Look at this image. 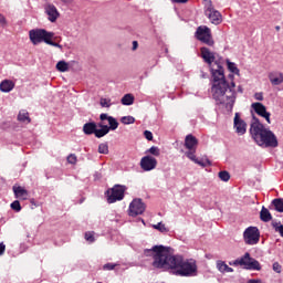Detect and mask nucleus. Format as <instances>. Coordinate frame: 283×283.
Instances as JSON below:
<instances>
[{
    "instance_id": "nucleus-39",
    "label": "nucleus",
    "mask_w": 283,
    "mask_h": 283,
    "mask_svg": "<svg viewBox=\"0 0 283 283\" xmlns=\"http://www.w3.org/2000/svg\"><path fill=\"white\" fill-rule=\"evenodd\" d=\"M244 260H247V258H244V255L243 256H241L240 259H237V260H234L233 261V265L234 266H244Z\"/></svg>"
},
{
    "instance_id": "nucleus-31",
    "label": "nucleus",
    "mask_w": 283,
    "mask_h": 283,
    "mask_svg": "<svg viewBox=\"0 0 283 283\" xmlns=\"http://www.w3.org/2000/svg\"><path fill=\"white\" fill-rule=\"evenodd\" d=\"M219 178L222 182H229L231 180V175L227 170H222L219 172Z\"/></svg>"
},
{
    "instance_id": "nucleus-24",
    "label": "nucleus",
    "mask_w": 283,
    "mask_h": 283,
    "mask_svg": "<svg viewBox=\"0 0 283 283\" xmlns=\"http://www.w3.org/2000/svg\"><path fill=\"white\" fill-rule=\"evenodd\" d=\"M271 207H273L274 211H277L279 213H283V199L276 198L272 200Z\"/></svg>"
},
{
    "instance_id": "nucleus-41",
    "label": "nucleus",
    "mask_w": 283,
    "mask_h": 283,
    "mask_svg": "<svg viewBox=\"0 0 283 283\" xmlns=\"http://www.w3.org/2000/svg\"><path fill=\"white\" fill-rule=\"evenodd\" d=\"M272 269L275 273H282V265L279 262H274Z\"/></svg>"
},
{
    "instance_id": "nucleus-4",
    "label": "nucleus",
    "mask_w": 283,
    "mask_h": 283,
    "mask_svg": "<svg viewBox=\"0 0 283 283\" xmlns=\"http://www.w3.org/2000/svg\"><path fill=\"white\" fill-rule=\"evenodd\" d=\"M29 38L33 45H39V43H48L49 39H54V32H49L45 29H32L29 31Z\"/></svg>"
},
{
    "instance_id": "nucleus-33",
    "label": "nucleus",
    "mask_w": 283,
    "mask_h": 283,
    "mask_svg": "<svg viewBox=\"0 0 283 283\" xmlns=\"http://www.w3.org/2000/svg\"><path fill=\"white\" fill-rule=\"evenodd\" d=\"M154 229L160 231V233H167V227L163 222L153 226Z\"/></svg>"
},
{
    "instance_id": "nucleus-22",
    "label": "nucleus",
    "mask_w": 283,
    "mask_h": 283,
    "mask_svg": "<svg viewBox=\"0 0 283 283\" xmlns=\"http://www.w3.org/2000/svg\"><path fill=\"white\" fill-rule=\"evenodd\" d=\"M217 269L220 273H233V268L228 266L224 261H217Z\"/></svg>"
},
{
    "instance_id": "nucleus-8",
    "label": "nucleus",
    "mask_w": 283,
    "mask_h": 283,
    "mask_svg": "<svg viewBox=\"0 0 283 283\" xmlns=\"http://www.w3.org/2000/svg\"><path fill=\"white\" fill-rule=\"evenodd\" d=\"M205 14L214 25H220V23H222V14L213 8L211 1L207 4Z\"/></svg>"
},
{
    "instance_id": "nucleus-16",
    "label": "nucleus",
    "mask_w": 283,
    "mask_h": 283,
    "mask_svg": "<svg viewBox=\"0 0 283 283\" xmlns=\"http://www.w3.org/2000/svg\"><path fill=\"white\" fill-rule=\"evenodd\" d=\"M269 81L272 85H282L283 73L282 72H271L269 73Z\"/></svg>"
},
{
    "instance_id": "nucleus-6",
    "label": "nucleus",
    "mask_w": 283,
    "mask_h": 283,
    "mask_svg": "<svg viewBox=\"0 0 283 283\" xmlns=\"http://www.w3.org/2000/svg\"><path fill=\"white\" fill-rule=\"evenodd\" d=\"M195 36L198 41L201 43H205L206 45H209L212 48L214 45L213 38L211 36V29L207 25H200L197 28V31L195 33Z\"/></svg>"
},
{
    "instance_id": "nucleus-47",
    "label": "nucleus",
    "mask_w": 283,
    "mask_h": 283,
    "mask_svg": "<svg viewBox=\"0 0 283 283\" xmlns=\"http://www.w3.org/2000/svg\"><path fill=\"white\" fill-rule=\"evenodd\" d=\"M109 118H112V116L107 115L106 113H102L99 115L101 120H109Z\"/></svg>"
},
{
    "instance_id": "nucleus-11",
    "label": "nucleus",
    "mask_w": 283,
    "mask_h": 283,
    "mask_svg": "<svg viewBox=\"0 0 283 283\" xmlns=\"http://www.w3.org/2000/svg\"><path fill=\"white\" fill-rule=\"evenodd\" d=\"M44 13L48 17V20L51 23H56V20L59 19V17H61V13L59 12V9H56V6L48 2L44 4Z\"/></svg>"
},
{
    "instance_id": "nucleus-21",
    "label": "nucleus",
    "mask_w": 283,
    "mask_h": 283,
    "mask_svg": "<svg viewBox=\"0 0 283 283\" xmlns=\"http://www.w3.org/2000/svg\"><path fill=\"white\" fill-rule=\"evenodd\" d=\"M0 90L8 94V92H12L14 90V83L10 80H4L0 83Z\"/></svg>"
},
{
    "instance_id": "nucleus-38",
    "label": "nucleus",
    "mask_w": 283,
    "mask_h": 283,
    "mask_svg": "<svg viewBox=\"0 0 283 283\" xmlns=\"http://www.w3.org/2000/svg\"><path fill=\"white\" fill-rule=\"evenodd\" d=\"M116 266H118V264H116V263H106L103 265V270L104 271H114V269H116Z\"/></svg>"
},
{
    "instance_id": "nucleus-35",
    "label": "nucleus",
    "mask_w": 283,
    "mask_h": 283,
    "mask_svg": "<svg viewBox=\"0 0 283 283\" xmlns=\"http://www.w3.org/2000/svg\"><path fill=\"white\" fill-rule=\"evenodd\" d=\"M147 153L151 154V156H160V148L153 146L147 150Z\"/></svg>"
},
{
    "instance_id": "nucleus-45",
    "label": "nucleus",
    "mask_w": 283,
    "mask_h": 283,
    "mask_svg": "<svg viewBox=\"0 0 283 283\" xmlns=\"http://www.w3.org/2000/svg\"><path fill=\"white\" fill-rule=\"evenodd\" d=\"M67 163H70V165H76V155H70L67 157Z\"/></svg>"
},
{
    "instance_id": "nucleus-27",
    "label": "nucleus",
    "mask_w": 283,
    "mask_h": 283,
    "mask_svg": "<svg viewBox=\"0 0 283 283\" xmlns=\"http://www.w3.org/2000/svg\"><path fill=\"white\" fill-rule=\"evenodd\" d=\"M18 120H20V123H30V114L27 111H20Z\"/></svg>"
},
{
    "instance_id": "nucleus-56",
    "label": "nucleus",
    "mask_w": 283,
    "mask_h": 283,
    "mask_svg": "<svg viewBox=\"0 0 283 283\" xmlns=\"http://www.w3.org/2000/svg\"><path fill=\"white\" fill-rule=\"evenodd\" d=\"M233 264V262H230V265H232Z\"/></svg>"
},
{
    "instance_id": "nucleus-28",
    "label": "nucleus",
    "mask_w": 283,
    "mask_h": 283,
    "mask_svg": "<svg viewBox=\"0 0 283 283\" xmlns=\"http://www.w3.org/2000/svg\"><path fill=\"white\" fill-rule=\"evenodd\" d=\"M226 63L228 65V70L232 73V74H240V70L238 69V65H235V63L230 62L229 60H226Z\"/></svg>"
},
{
    "instance_id": "nucleus-26",
    "label": "nucleus",
    "mask_w": 283,
    "mask_h": 283,
    "mask_svg": "<svg viewBox=\"0 0 283 283\" xmlns=\"http://www.w3.org/2000/svg\"><path fill=\"white\" fill-rule=\"evenodd\" d=\"M122 105H126V106L134 105V95H132L129 93L125 94L122 97Z\"/></svg>"
},
{
    "instance_id": "nucleus-36",
    "label": "nucleus",
    "mask_w": 283,
    "mask_h": 283,
    "mask_svg": "<svg viewBox=\"0 0 283 283\" xmlns=\"http://www.w3.org/2000/svg\"><path fill=\"white\" fill-rule=\"evenodd\" d=\"M275 229L276 233H280L281 238H283V226L279 222L272 224Z\"/></svg>"
},
{
    "instance_id": "nucleus-3",
    "label": "nucleus",
    "mask_w": 283,
    "mask_h": 283,
    "mask_svg": "<svg viewBox=\"0 0 283 283\" xmlns=\"http://www.w3.org/2000/svg\"><path fill=\"white\" fill-rule=\"evenodd\" d=\"M250 134L259 147H272L274 149L279 145L275 133L266 128L256 117H253V122L250 126Z\"/></svg>"
},
{
    "instance_id": "nucleus-2",
    "label": "nucleus",
    "mask_w": 283,
    "mask_h": 283,
    "mask_svg": "<svg viewBox=\"0 0 283 283\" xmlns=\"http://www.w3.org/2000/svg\"><path fill=\"white\" fill-rule=\"evenodd\" d=\"M213 77L211 94L218 105H224L228 112L235 105V82L228 83L224 78V69L217 64V69H211Z\"/></svg>"
},
{
    "instance_id": "nucleus-42",
    "label": "nucleus",
    "mask_w": 283,
    "mask_h": 283,
    "mask_svg": "<svg viewBox=\"0 0 283 283\" xmlns=\"http://www.w3.org/2000/svg\"><path fill=\"white\" fill-rule=\"evenodd\" d=\"M144 136L146 140H154V134L150 130H145Z\"/></svg>"
},
{
    "instance_id": "nucleus-37",
    "label": "nucleus",
    "mask_w": 283,
    "mask_h": 283,
    "mask_svg": "<svg viewBox=\"0 0 283 283\" xmlns=\"http://www.w3.org/2000/svg\"><path fill=\"white\" fill-rule=\"evenodd\" d=\"M11 209L13 211H17V213H19V211H21V202H19V200H15L11 203Z\"/></svg>"
},
{
    "instance_id": "nucleus-7",
    "label": "nucleus",
    "mask_w": 283,
    "mask_h": 283,
    "mask_svg": "<svg viewBox=\"0 0 283 283\" xmlns=\"http://www.w3.org/2000/svg\"><path fill=\"white\" fill-rule=\"evenodd\" d=\"M245 244L253 247L260 242V230L256 227H249L243 232Z\"/></svg>"
},
{
    "instance_id": "nucleus-46",
    "label": "nucleus",
    "mask_w": 283,
    "mask_h": 283,
    "mask_svg": "<svg viewBox=\"0 0 283 283\" xmlns=\"http://www.w3.org/2000/svg\"><path fill=\"white\" fill-rule=\"evenodd\" d=\"M254 98L255 101H264V94L262 92L255 93Z\"/></svg>"
},
{
    "instance_id": "nucleus-34",
    "label": "nucleus",
    "mask_w": 283,
    "mask_h": 283,
    "mask_svg": "<svg viewBox=\"0 0 283 283\" xmlns=\"http://www.w3.org/2000/svg\"><path fill=\"white\" fill-rule=\"evenodd\" d=\"M101 107H112V99L109 98H101L99 99Z\"/></svg>"
},
{
    "instance_id": "nucleus-54",
    "label": "nucleus",
    "mask_w": 283,
    "mask_h": 283,
    "mask_svg": "<svg viewBox=\"0 0 283 283\" xmlns=\"http://www.w3.org/2000/svg\"><path fill=\"white\" fill-rule=\"evenodd\" d=\"M238 92H240V94H242V86H238Z\"/></svg>"
},
{
    "instance_id": "nucleus-9",
    "label": "nucleus",
    "mask_w": 283,
    "mask_h": 283,
    "mask_svg": "<svg viewBox=\"0 0 283 283\" xmlns=\"http://www.w3.org/2000/svg\"><path fill=\"white\" fill-rule=\"evenodd\" d=\"M145 209H147V207L145 202H143V199H134L129 205L128 214L132 216V218H136V216H143Z\"/></svg>"
},
{
    "instance_id": "nucleus-18",
    "label": "nucleus",
    "mask_w": 283,
    "mask_h": 283,
    "mask_svg": "<svg viewBox=\"0 0 283 283\" xmlns=\"http://www.w3.org/2000/svg\"><path fill=\"white\" fill-rule=\"evenodd\" d=\"M13 192L15 198H19L20 200H28V190L21 186H13Z\"/></svg>"
},
{
    "instance_id": "nucleus-52",
    "label": "nucleus",
    "mask_w": 283,
    "mask_h": 283,
    "mask_svg": "<svg viewBox=\"0 0 283 283\" xmlns=\"http://www.w3.org/2000/svg\"><path fill=\"white\" fill-rule=\"evenodd\" d=\"M133 50H138V42L137 41H133Z\"/></svg>"
},
{
    "instance_id": "nucleus-32",
    "label": "nucleus",
    "mask_w": 283,
    "mask_h": 283,
    "mask_svg": "<svg viewBox=\"0 0 283 283\" xmlns=\"http://www.w3.org/2000/svg\"><path fill=\"white\" fill-rule=\"evenodd\" d=\"M98 154H109V146L107 145V143H102L98 145Z\"/></svg>"
},
{
    "instance_id": "nucleus-40",
    "label": "nucleus",
    "mask_w": 283,
    "mask_h": 283,
    "mask_svg": "<svg viewBox=\"0 0 283 283\" xmlns=\"http://www.w3.org/2000/svg\"><path fill=\"white\" fill-rule=\"evenodd\" d=\"M46 45H52L53 48H59L60 50H63V45L52 41V39L46 40Z\"/></svg>"
},
{
    "instance_id": "nucleus-15",
    "label": "nucleus",
    "mask_w": 283,
    "mask_h": 283,
    "mask_svg": "<svg viewBox=\"0 0 283 283\" xmlns=\"http://www.w3.org/2000/svg\"><path fill=\"white\" fill-rule=\"evenodd\" d=\"M200 52L205 63H207L208 65H212L213 62L216 61V53L209 50V48L207 46H202L200 49Z\"/></svg>"
},
{
    "instance_id": "nucleus-51",
    "label": "nucleus",
    "mask_w": 283,
    "mask_h": 283,
    "mask_svg": "<svg viewBox=\"0 0 283 283\" xmlns=\"http://www.w3.org/2000/svg\"><path fill=\"white\" fill-rule=\"evenodd\" d=\"M172 3H187L189 0H171Z\"/></svg>"
},
{
    "instance_id": "nucleus-19",
    "label": "nucleus",
    "mask_w": 283,
    "mask_h": 283,
    "mask_svg": "<svg viewBox=\"0 0 283 283\" xmlns=\"http://www.w3.org/2000/svg\"><path fill=\"white\" fill-rule=\"evenodd\" d=\"M96 127H97L96 122H88L83 125V133L86 136H92V134L96 133Z\"/></svg>"
},
{
    "instance_id": "nucleus-30",
    "label": "nucleus",
    "mask_w": 283,
    "mask_h": 283,
    "mask_svg": "<svg viewBox=\"0 0 283 283\" xmlns=\"http://www.w3.org/2000/svg\"><path fill=\"white\" fill-rule=\"evenodd\" d=\"M120 123H123V125H134L136 118H134V116H124L120 118Z\"/></svg>"
},
{
    "instance_id": "nucleus-25",
    "label": "nucleus",
    "mask_w": 283,
    "mask_h": 283,
    "mask_svg": "<svg viewBox=\"0 0 283 283\" xmlns=\"http://www.w3.org/2000/svg\"><path fill=\"white\" fill-rule=\"evenodd\" d=\"M56 71L57 72H69L70 71V64L65 61H59L56 63Z\"/></svg>"
},
{
    "instance_id": "nucleus-5",
    "label": "nucleus",
    "mask_w": 283,
    "mask_h": 283,
    "mask_svg": "<svg viewBox=\"0 0 283 283\" xmlns=\"http://www.w3.org/2000/svg\"><path fill=\"white\" fill-rule=\"evenodd\" d=\"M125 191H127V187L115 185L111 190L106 191L107 202L108 205H114V202H118L125 198Z\"/></svg>"
},
{
    "instance_id": "nucleus-23",
    "label": "nucleus",
    "mask_w": 283,
    "mask_h": 283,
    "mask_svg": "<svg viewBox=\"0 0 283 283\" xmlns=\"http://www.w3.org/2000/svg\"><path fill=\"white\" fill-rule=\"evenodd\" d=\"M260 218L262 222H271L273 220V216H271V212L265 207H262Z\"/></svg>"
},
{
    "instance_id": "nucleus-1",
    "label": "nucleus",
    "mask_w": 283,
    "mask_h": 283,
    "mask_svg": "<svg viewBox=\"0 0 283 283\" xmlns=\"http://www.w3.org/2000/svg\"><path fill=\"white\" fill-rule=\"evenodd\" d=\"M146 258H153V266L169 271L171 275L179 277H193L198 275V265L193 260H185L182 255L171 253V248L165 245H154L144 250Z\"/></svg>"
},
{
    "instance_id": "nucleus-53",
    "label": "nucleus",
    "mask_w": 283,
    "mask_h": 283,
    "mask_svg": "<svg viewBox=\"0 0 283 283\" xmlns=\"http://www.w3.org/2000/svg\"><path fill=\"white\" fill-rule=\"evenodd\" d=\"M62 3H72L74 0H60Z\"/></svg>"
},
{
    "instance_id": "nucleus-48",
    "label": "nucleus",
    "mask_w": 283,
    "mask_h": 283,
    "mask_svg": "<svg viewBox=\"0 0 283 283\" xmlns=\"http://www.w3.org/2000/svg\"><path fill=\"white\" fill-rule=\"evenodd\" d=\"M6 23V17H3V14L0 13V25L4 28Z\"/></svg>"
},
{
    "instance_id": "nucleus-12",
    "label": "nucleus",
    "mask_w": 283,
    "mask_h": 283,
    "mask_svg": "<svg viewBox=\"0 0 283 283\" xmlns=\"http://www.w3.org/2000/svg\"><path fill=\"white\" fill-rule=\"evenodd\" d=\"M158 165V160H156L153 156H145L140 160V167L144 171H154Z\"/></svg>"
},
{
    "instance_id": "nucleus-49",
    "label": "nucleus",
    "mask_w": 283,
    "mask_h": 283,
    "mask_svg": "<svg viewBox=\"0 0 283 283\" xmlns=\"http://www.w3.org/2000/svg\"><path fill=\"white\" fill-rule=\"evenodd\" d=\"M195 163L197 164V165H200V167H207V163H205V160H195Z\"/></svg>"
},
{
    "instance_id": "nucleus-43",
    "label": "nucleus",
    "mask_w": 283,
    "mask_h": 283,
    "mask_svg": "<svg viewBox=\"0 0 283 283\" xmlns=\"http://www.w3.org/2000/svg\"><path fill=\"white\" fill-rule=\"evenodd\" d=\"M85 240L86 242H94V234H92V232H86L85 233Z\"/></svg>"
},
{
    "instance_id": "nucleus-14",
    "label": "nucleus",
    "mask_w": 283,
    "mask_h": 283,
    "mask_svg": "<svg viewBox=\"0 0 283 283\" xmlns=\"http://www.w3.org/2000/svg\"><path fill=\"white\" fill-rule=\"evenodd\" d=\"M234 130L238 136H244L247 134V122L240 118V113L234 115Z\"/></svg>"
},
{
    "instance_id": "nucleus-13",
    "label": "nucleus",
    "mask_w": 283,
    "mask_h": 283,
    "mask_svg": "<svg viewBox=\"0 0 283 283\" xmlns=\"http://www.w3.org/2000/svg\"><path fill=\"white\" fill-rule=\"evenodd\" d=\"M244 269H247L248 271H262V265H260V262L251 258V254L249 252L244 254Z\"/></svg>"
},
{
    "instance_id": "nucleus-29",
    "label": "nucleus",
    "mask_w": 283,
    "mask_h": 283,
    "mask_svg": "<svg viewBox=\"0 0 283 283\" xmlns=\"http://www.w3.org/2000/svg\"><path fill=\"white\" fill-rule=\"evenodd\" d=\"M108 132H115V129H118V120H116L114 117L108 118Z\"/></svg>"
},
{
    "instance_id": "nucleus-50",
    "label": "nucleus",
    "mask_w": 283,
    "mask_h": 283,
    "mask_svg": "<svg viewBox=\"0 0 283 283\" xmlns=\"http://www.w3.org/2000/svg\"><path fill=\"white\" fill-rule=\"evenodd\" d=\"M6 253V244L0 243V255H3Z\"/></svg>"
},
{
    "instance_id": "nucleus-44",
    "label": "nucleus",
    "mask_w": 283,
    "mask_h": 283,
    "mask_svg": "<svg viewBox=\"0 0 283 283\" xmlns=\"http://www.w3.org/2000/svg\"><path fill=\"white\" fill-rule=\"evenodd\" d=\"M186 156H187V158H189L190 160H192L193 163H196V160H197V159H196V154H193L192 150L186 153Z\"/></svg>"
},
{
    "instance_id": "nucleus-17",
    "label": "nucleus",
    "mask_w": 283,
    "mask_h": 283,
    "mask_svg": "<svg viewBox=\"0 0 283 283\" xmlns=\"http://www.w3.org/2000/svg\"><path fill=\"white\" fill-rule=\"evenodd\" d=\"M196 145H198V139L196 138V136L187 135L185 139L186 149H189V151H193Z\"/></svg>"
},
{
    "instance_id": "nucleus-20",
    "label": "nucleus",
    "mask_w": 283,
    "mask_h": 283,
    "mask_svg": "<svg viewBox=\"0 0 283 283\" xmlns=\"http://www.w3.org/2000/svg\"><path fill=\"white\" fill-rule=\"evenodd\" d=\"M98 128H95V137L96 138H103L104 136H107L109 133V126L107 125H103V124H98Z\"/></svg>"
},
{
    "instance_id": "nucleus-10",
    "label": "nucleus",
    "mask_w": 283,
    "mask_h": 283,
    "mask_svg": "<svg viewBox=\"0 0 283 283\" xmlns=\"http://www.w3.org/2000/svg\"><path fill=\"white\" fill-rule=\"evenodd\" d=\"M251 107L254 109L258 116L264 118L269 125H271V113L266 111V106L260 102L252 103Z\"/></svg>"
},
{
    "instance_id": "nucleus-55",
    "label": "nucleus",
    "mask_w": 283,
    "mask_h": 283,
    "mask_svg": "<svg viewBox=\"0 0 283 283\" xmlns=\"http://www.w3.org/2000/svg\"><path fill=\"white\" fill-rule=\"evenodd\" d=\"M275 30H276V31H280V27H275Z\"/></svg>"
}]
</instances>
